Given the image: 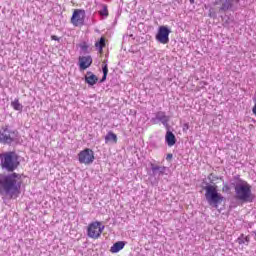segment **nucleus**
I'll return each instance as SVG.
<instances>
[{"instance_id": "obj_14", "label": "nucleus", "mask_w": 256, "mask_h": 256, "mask_svg": "<svg viewBox=\"0 0 256 256\" xmlns=\"http://www.w3.org/2000/svg\"><path fill=\"white\" fill-rule=\"evenodd\" d=\"M97 81H99V78L93 74V72L88 71L85 75V83L89 85V87H93V85H97Z\"/></svg>"}, {"instance_id": "obj_12", "label": "nucleus", "mask_w": 256, "mask_h": 256, "mask_svg": "<svg viewBox=\"0 0 256 256\" xmlns=\"http://www.w3.org/2000/svg\"><path fill=\"white\" fill-rule=\"evenodd\" d=\"M150 169L152 171L153 177H163L167 171V167L165 166H159L154 163H150Z\"/></svg>"}, {"instance_id": "obj_23", "label": "nucleus", "mask_w": 256, "mask_h": 256, "mask_svg": "<svg viewBox=\"0 0 256 256\" xmlns=\"http://www.w3.org/2000/svg\"><path fill=\"white\" fill-rule=\"evenodd\" d=\"M222 191H223V193H230V191H231V186H229V184L223 182Z\"/></svg>"}, {"instance_id": "obj_25", "label": "nucleus", "mask_w": 256, "mask_h": 256, "mask_svg": "<svg viewBox=\"0 0 256 256\" xmlns=\"http://www.w3.org/2000/svg\"><path fill=\"white\" fill-rule=\"evenodd\" d=\"M182 129L184 133H187V131H189V123H184Z\"/></svg>"}, {"instance_id": "obj_13", "label": "nucleus", "mask_w": 256, "mask_h": 256, "mask_svg": "<svg viewBox=\"0 0 256 256\" xmlns=\"http://www.w3.org/2000/svg\"><path fill=\"white\" fill-rule=\"evenodd\" d=\"M165 143L168 145V147H173L177 143V137L173 131H171V128L166 129Z\"/></svg>"}, {"instance_id": "obj_4", "label": "nucleus", "mask_w": 256, "mask_h": 256, "mask_svg": "<svg viewBox=\"0 0 256 256\" xmlns=\"http://www.w3.org/2000/svg\"><path fill=\"white\" fill-rule=\"evenodd\" d=\"M0 143L2 145H17L19 143V131L13 130L8 126L0 130Z\"/></svg>"}, {"instance_id": "obj_22", "label": "nucleus", "mask_w": 256, "mask_h": 256, "mask_svg": "<svg viewBox=\"0 0 256 256\" xmlns=\"http://www.w3.org/2000/svg\"><path fill=\"white\" fill-rule=\"evenodd\" d=\"M208 16H209L211 19H217V12L215 11V8L211 7V8L209 9Z\"/></svg>"}, {"instance_id": "obj_17", "label": "nucleus", "mask_w": 256, "mask_h": 256, "mask_svg": "<svg viewBox=\"0 0 256 256\" xmlns=\"http://www.w3.org/2000/svg\"><path fill=\"white\" fill-rule=\"evenodd\" d=\"M250 238L249 236H245V234H241L237 240L236 243L238 245H249Z\"/></svg>"}, {"instance_id": "obj_27", "label": "nucleus", "mask_w": 256, "mask_h": 256, "mask_svg": "<svg viewBox=\"0 0 256 256\" xmlns=\"http://www.w3.org/2000/svg\"><path fill=\"white\" fill-rule=\"evenodd\" d=\"M171 159H173V154H167L166 161H171Z\"/></svg>"}, {"instance_id": "obj_15", "label": "nucleus", "mask_w": 256, "mask_h": 256, "mask_svg": "<svg viewBox=\"0 0 256 256\" xmlns=\"http://www.w3.org/2000/svg\"><path fill=\"white\" fill-rule=\"evenodd\" d=\"M126 243L125 241H118L111 246L110 251L112 253H119V251L125 248Z\"/></svg>"}, {"instance_id": "obj_9", "label": "nucleus", "mask_w": 256, "mask_h": 256, "mask_svg": "<svg viewBox=\"0 0 256 256\" xmlns=\"http://www.w3.org/2000/svg\"><path fill=\"white\" fill-rule=\"evenodd\" d=\"M169 35H171V29L168 26H160L156 34V41L162 43V45H167L169 43Z\"/></svg>"}, {"instance_id": "obj_10", "label": "nucleus", "mask_w": 256, "mask_h": 256, "mask_svg": "<svg viewBox=\"0 0 256 256\" xmlns=\"http://www.w3.org/2000/svg\"><path fill=\"white\" fill-rule=\"evenodd\" d=\"M71 23L74 27H82V25H85V10H74L71 17Z\"/></svg>"}, {"instance_id": "obj_26", "label": "nucleus", "mask_w": 256, "mask_h": 256, "mask_svg": "<svg viewBox=\"0 0 256 256\" xmlns=\"http://www.w3.org/2000/svg\"><path fill=\"white\" fill-rule=\"evenodd\" d=\"M107 75L108 74H103L102 78L100 79V83H105V81H107Z\"/></svg>"}, {"instance_id": "obj_20", "label": "nucleus", "mask_w": 256, "mask_h": 256, "mask_svg": "<svg viewBox=\"0 0 256 256\" xmlns=\"http://www.w3.org/2000/svg\"><path fill=\"white\" fill-rule=\"evenodd\" d=\"M95 47L99 50V51H103V47H105V37H101L99 39V41H97L95 43Z\"/></svg>"}, {"instance_id": "obj_11", "label": "nucleus", "mask_w": 256, "mask_h": 256, "mask_svg": "<svg viewBox=\"0 0 256 256\" xmlns=\"http://www.w3.org/2000/svg\"><path fill=\"white\" fill-rule=\"evenodd\" d=\"M78 65L80 71H85L86 69H89L91 65H93V58L90 55L80 56L78 58Z\"/></svg>"}, {"instance_id": "obj_21", "label": "nucleus", "mask_w": 256, "mask_h": 256, "mask_svg": "<svg viewBox=\"0 0 256 256\" xmlns=\"http://www.w3.org/2000/svg\"><path fill=\"white\" fill-rule=\"evenodd\" d=\"M79 47L83 53H89V44H87V42L80 43Z\"/></svg>"}, {"instance_id": "obj_3", "label": "nucleus", "mask_w": 256, "mask_h": 256, "mask_svg": "<svg viewBox=\"0 0 256 256\" xmlns=\"http://www.w3.org/2000/svg\"><path fill=\"white\" fill-rule=\"evenodd\" d=\"M203 184L205 186H202V189L205 191V199L208 205L218 209L219 205L225 201V198L221 193H219L217 186L209 184V182H203Z\"/></svg>"}, {"instance_id": "obj_30", "label": "nucleus", "mask_w": 256, "mask_h": 256, "mask_svg": "<svg viewBox=\"0 0 256 256\" xmlns=\"http://www.w3.org/2000/svg\"><path fill=\"white\" fill-rule=\"evenodd\" d=\"M190 3H194V0H190Z\"/></svg>"}, {"instance_id": "obj_28", "label": "nucleus", "mask_w": 256, "mask_h": 256, "mask_svg": "<svg viewBox=\"0 0 256 256\" xmlns=\"http://www.w3.org/2000/svg\"><path fill=\"white\" fill-rule=\"evenodd\" d=\"M51 39H52V41H60V38L57 37L56 35H52Z\"/></svg>"}, {"instance_id": "obj_5", "label": "nucleus", "mask_w": 256, "mask_h": 256, "mask_svg": "<svg viewBox=\"0 0 256 256\" xmlns=\"http://www.w3.org/2000/svg\"><path fill=\"white\" fill-rule=\"evenodd\" d=\"M241 0H216L214 5H220L219 13H227V11H232L235 13L239 9V3Z\"/></svg>"}, {"instance_id": "obj_16", "label": "nucleus", "mask_w": 256, "mask_h": 256, "mask_svg": "<svg viewBox=\"0 0 256 256\" xmlns=\"http://www.w3.org/2000/svg\"><path fill=\"white\" fill-rule=\"evenodd\" d=\"M105 143H117V134L109 131L105 136Z\"/></svg>"}, {"instance_id": "obj_18", "label": "nucleus", "mask_w": 256, "mask_h": 256, "mask_svg": "<svg viewBox=\"0 0 256 256\" xmlns=\"http://www.w3.org/2000/svg\"><path fill=\"white\" fill-rule=\"evenodd\" d=\"M11 107L14 111H23V104L19 103L18 98H15L14 101L11 102Z\"/></svg>"}, {"instance_id": "obj_8", "label": "nucleus", "mask_w": 256, "mask_h": 256, "mask_svg": "<svg viewBox=\"0 0 256 256\" xmlns=\"http://www.w3.org/2000/svg\"><path fill=\"white\" fill-rule=\"evenodd\" d=\"M78 161L83 165H91L95 161V152L89 148H85L78 153Z\"/></svg>"}, {"instance_id": "obj_1", "label": "nucleus", "mask_w": 256, "mask_h": 256, "mask_svg": "<svg viewBox=\"0 0 256 256\" xmlns=\"http://www.w3.org/2000/svg\"><path fill=\"white\" fill-rule=\"evenodd\" d=\"M21 165L19 154L15 151L0 153V167L10 174H0V195H5L13 199L21 194V174L15 173Z\"/></svg>"}, {"instance_id": "obj_29", "label": "nucleus", "mask_w": 256, "mask_h": 256, "mask_svg": "<svg viewBox=\"0 0 256 256\" xmlns=\"http://www.w3.org/2000/svg\"><path fill=\"white\" fill-rule=\"evenodd\" d=\"M253 113V115H255V117H256V111H254V112H252Z\"/></svg>"}, {"instance_id": "obj_19", "label": "nucleus", "mask_w": 256, "mask_h": 256, "mask_svg": "<svg viewBox=\"0 0 256 256\" xmlns=\"http://www.w3.org/2000/svg\"><path fill=\"white\" fill-rule=\"evenodd\" d=\"M98 13L101 17H109V10L107 8V4H103L102 9L99 10Z\"/></svg>"}, {"instance_id": "obj_24", "label": "nucleus", "mask_w": 256, "mask_h": 256, "mask_svg": "<svg viewBox=\"0 0 256 256\" xmlns=\"http://www.w3.org/2000/svg\"><path fill=\"white\" fill-rule=\"evenodd\" d=\"M102 73L103 74H109V67L107 66V62H103Z\"/></svg>"}, {"instance_id": "obj_7", "label": "nucleus", "mask_w": 256, "mask_h": 256, "mask_svg": "<svg viewBox=\"0 0 256 256\" xmlns=\"http://www.w3.org/2000/svg\"><path fill=\"white\" fill-rule=\"evenodd\" d=\"M103 231H105V226L101 225V222L95 221L88 225L87 235L90 239H99Z\"/></svg>"}, {"instance_id": "obj_31", "label": "nucleus", "mask_w": 256, "mask_h": 256, "mask_svg": "<svg viewBox=\"0 0 256 256\" xmlns=\"http://www.w3.org/2000/svg\"><path fill=\"white\" fill-rule=\"evenodd\" d=\"M225 23H226L227 25H229V21H226Z\"/></svg>"}, {"instance_id": "obj_6", "label": "nucleus", "mask_w": 256, "mask_h": 256, "mask_svg": "<svg viewBox=\"0 0 256 256\" xmlns=\"http://www.w3.org/2000/svg\"><path fill=\"white\" fill-rule=\"evenodd\" d=\"M169 121H171V116H167L165 111L156 112L154 117L150 119V123H152V125H159V123H161L165 129H171Z\"/></svg>"}, {"instance_id": "obj_2", "label": "nucleus", "mask_w": 256, "mask_h": 256, "mask_svg": "<svg viewBox=\"0 0 256 256\" xmlns=\"http://www.w3.org/2000/svg\"><path fill=\"white\" fill-rule=\"evenodd\" d=\"M230 187L235 191L236 199L244 203L253 201L251 199V185L241 179L240 175H235L230 179Z\"/></svg>"}]
</instances>
